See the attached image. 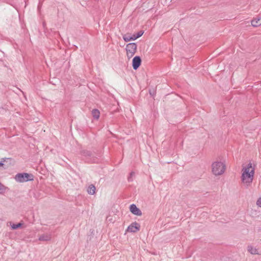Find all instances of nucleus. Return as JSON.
I'll use <instances>...</instances> for the list:
<instances>
[{
    "label": "nucleus",
    "instance_id": "obj_3",
    "mask_svg": "<svg viewBox=\"0 0 261 261\" xmlns=\"http://www.w3.org/2000/svg\"><path fill=\"white\" fill-rule=\"evenodd\" d=\"M15 179L16 181L20 182H23L29 180H33V176L28 173H19L15 176Z\"/></svg>",
    "mask_w": 261,
    "mask_h": 261
},
{
    "label": "nucleus",
    "instance_id": "obj_9",
    "mask_svg": "<svg viewBox=\"0 0 261 261\" xmlns=\"http://www.w3.org/2000/svg\"><path fill=\"white\" fill-rule=\"evenodd\" d=\"M251 25L258 27L261 25V17L254 18L251 21Z\"/></svg>",
    "mask_w": 261,
    "mask_h": 261
},
{
    "label": "nucleus",
    "instance_id": "obj_7",
    "mask_svg": "<svg viewBox=\"0 0 261 261\" xmlns=\"http://www.w3.org/2000/svg\"><path fill=\"white\" fill-rule=\"evenodd\" d=\"M7 226H10L12 230H15L21 228L23 225V223L21 221L17 224H14L11 221L8 222L7 223Z\"/></svg>",
    "mask_w": 261,
    "mask_h": 261
},
{
    "label": "nucleus",
    "instance_id": "obj_11",
    "mask_svg": "<svg viewBox=\"0 0 261 261\" xmlns=\"http://www.w3.org/2000/svg\"><path fill=\"white\" fill-rule=\"evenodd\" d=\"M96 188L93 185H90L88 189V192L90 194H94L95 192Z\"/></svg>",
    "mask_w": 261,
    "mask_h": 261
},
{
    "label": "nucleus",
    "instance_id": "obj_16",
    "mask_svg": "<svg viewBox=\"0 0 261 261\" xmlns=\"http://www.w3.org/2000/svg\"><path fill=\"white\" fill-rule=\"evenodd\" d=\"M134 54V50H128L127 51V56H129V54L130 55V56H132V55Z\"/></svg>",
    "mask_w": 261,
    "mask_h": 261
},
{
    "label": "nucleus",
    "instance_id": "obj_13",
    "mask_svg": "<svg viewBox=\"0 0 261 261\" xmlns=\"http://www.w3.org/2000/svg\"><path fill=\"white\" fill-rule=\"evenodd\" d=\"M123 39L126 42H128L130 40H134L135 39H134V35L133 36L129 35H124L123 36Z\"/></svg>",
    "mask_w": 261,
    "mask_h": 261
},
{
    "label": "nucleus",
    "instance_id": "obj_18",
    "mask_svg": "<svg viewBox=\"0 0 261 261\" xmlns=\"http://www.w3.org/2000/svg\"><path fill=\"white\" fill-rule=\"evenodd\" d=\"M5 189V187L1 185L0 183V191L3 190Z\"/></svg>",
    "mask_w": 261,
    "mask_h": 261
},
{
    "label": "nucleus",
    "instance_id": "obj_10",
    "mask_svg": "<svg viewBox=\"0 0 261 261\" xmlns=\"http://www.w3.org/2000/svg\"><path fill=\"white\" fill-rule=\"evenodd\" d=\"M92 115L94 119L98 120L100 116V112L97 109H93L92 111Z\"/></svg>",
    "mask_w": 261,
    "mask_h": 261
},
{
    "label": "nucleus",
    "instance_id": "obj_12",
    "mask_svg": "<svg viewBox=\"0 0 261 261\" xmlns=\"http://www.w3.org/2000/svg\"><path fill=\"white\" fill-rule=\"evenodd\" d=\"M137 46L134 43H128L125 49H137Z\"/></svg>",
    "mask_w": 261,
    "mask_h": 261
},
{
    "label": "nucleus",
    "instance_id": "obj_6",
    "mask_svg": "<svg viewBox=\"0 0 261 261\" xmlns=\"http://www.w3.org/2000/svg\"><path fill=\"white\" fill-rule=\"evenodd\" d=\"M132 62L133 69L137 70L141 65V59L139 56H136L133 58Z\"/></svg>",
    "mask_w": 261,
    "mask_h": 261
},
{
    "label": "nucleus",
    "instance_id": "obj_8",
    "mask_svg": "<svg viewBox=\"0 0 261 261\" xmlns=\"http://www.w3.org/2000/svg\"><path fill=\"white\" fill-rule=\"evenodd\" d=\"M130 211L134 215L141 216L142 215L141 211L135 204H132L129 207Z\"/></svg>",
    "mask_w": 261,
    "mask_h": 261
},
{
    "label": "nucleus",
    "instance_id": "obj_2",
    "mask_svg": "<svg viewBox=\"0 0 261 261\" xmlns=\"http://www.w3.org/2000/svg\"><path fill=\"white\" fill-rule=\"evenodd\" d=\"M226 169V166L224 161L216 160L211 164V172L216 176L223 174Z\"/></svg>",
    "mask_w": 261,
    "mask_h": 261
},
{
    "label": "nucleus",
    "instance_id": "obj_15",
    "mask_svg": "<svg viewBox=\"0 0 261 261\" xmlns=\"http://www.w3.org/2000/svg\"><path fill=\"white\" fill-rule=\"evenodd\" d=\"M256 205L261 207V197H259L256 201Z\"/></svg>",
    "mask_w": 261,
    "mask_h": 261
},
{
    "label": "nucleus",
    "instance_id": "obj_5",
    "mask_svg": "<svg viewBox=\"0 0 261 261\" xmlns=\"http://www.w3.org/2000/svg\"><path fill=\"white\" fill-rule=\"evenodd\" d=\"M140 228V225L137 223H132L127 228V231L130 232H136L138 231Z\"/></svg>",
    "mask_w": 261,
    "mask_h": 261
},
{
    "label": "nucleus",
    "instance_id": "obj_14",
    "mask_svg": "<svg viewBox=\"0 0 261 261\" xmlns=\"http://www.w3.org/2000/svg\"><path fill=\"white\" fill-rule=\"evenodd\" d=\"M143 32L142 31H140V32H138L136 35H135V34L134 35V39H135V40H136V39L141 37L143 35Z\"/></svg>",
    "mask_w": 261,
    "mask_h": 261
},
{
    "label": "nucleus",
    "instance_id": "obj_1",
    "mask_svg": "<svg viewBox=\"0 0 261 261\" xmlns=\"http://www.w3.org/2000/svg\"><path fill=\"white\" fill-rule=\"evenodd\" d=\"M255 165L251 163L244 165L241 169V183L245 187H250L255 175Z\"/></svg>",
    "mask_w": 261,
    "mask_h": 261
},
{
    "label": "nucleus",
    "instance_id": "obj_4",
    "mask_svg": "<svg viewBox=\"0 0 261 261\" xmlns=\"http://www.w3.org/2000/svg\"><path fill=\"white\" fill-rule=\"evenodd\" d=\"M247 251L252 255H261V249L253 245H249L247 248Z\"/></svg>",
    "mask_w": 261,
    "mask_h": 261
},
{
    "label": "nucleus",
    "instance_id": "obj_17",
    "mask_svg": "<svg viewBox=\"0 0 261 261\" xmlns=\"http://www.w3.org/2000/svg\"><path fill=\"white\" fill-rule=\"evenodd\" d=\"M5 161V160H2V161H0V168L1 167H3L4 166V162Z\"/></svg>",
    "mask_w": 261,
    "mask_h": 261
}]
</instances>
